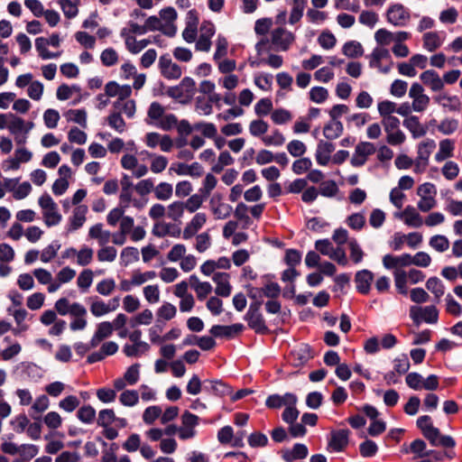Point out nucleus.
<instances>
[{"mask_svg":"<svg viewBox=\"0 0 462 462\" xmlns=\"http://www.w3.org/2000/svg\"><path fill=\"white\" fill-rule=\"evenodd\" d=\"M44 222L48 227L58 225L61 220V216L58 212L57 205L42 210Z\"/></svg>","mask_w":462,"mask_h":462,"instance_id":"obj_44","label":"nucleus"},{"mask_svg":"<svg viewBox=\"0 0 462 462\" xmlns=\"http://www.w3.org/2000/svg\"><path fill=\"white\" fill-rule=\"evenodd\" d=\"M113 334V325L109 321L97 324V329L90 339V346L97 347L103 340Z\"/></svg>","mask_w":462,"mask_h":462,"instance_id":"obj_21","label":"nucleus"},{"mask_svg":"<svg viewBox=\"0 0 462 462\" xmlns=\"http://www.w3.org/2000/svg\"><path fill=\"white\" fill-rule=\"evenodd\" d=\"M307 4L308 0H292V6L288 20V23L291 25H293L300 21V19L303 16Z\"/></svg>","mask_w":462,"mask_h":462,"instance_id":"obj_32","label":"nucleus"},{"mask_svg":"<svg viewBox=\"0 0 462 462\" xmlns=\"http://www.w3.org/2000/svg\"><path fill=\"white\" fill-rule=\"evenodd\" d=\"M119 402L123 406L134 407L139 402V393L135 390H125L119 395Z\"/></svg>","mask_w":462,"mask_h":462,"instance_id":"obj_41","label":"nucleus"},{"mask_svg":"<svg viewBox=\"0 0 462 462\" xmlns=\"http://www.w3.org/2000/svg\"><path fill=\"white\" fill-rule=\"evenodd\" d=\"M149 345L147 343H137L132 345H125L123 347V352L125 356L133 357L139 356L148 351Z\"/></svg>","mask_w":462,"mask_h":462,"instance_id":"obj_47","label":"nucleus"},{"mask_svg":"<svg viewBox=\"0 0 462 462\" xmlns=\"http://www.w3.org/2000/svg\"><path fill=\"white\" fill-rule=\"evenodd\" d=\"M181 426H180V439L187 440L196 436V427L199 424V417L189 411H184L181 415Z\"/></svg>","mask_w":462,"mask_h":462,"instance_id":"obj_12","label":"nucleus"},{"mask_svg":"<svg viewBox=\"0 0 462 462\" xmlns=\"http://www.w3.org/2000/svg\"><path fill=\"white\" fill-rule=\"evenodd\" d=\"M344 131L340 121L329 120L323 127V135L327 140L337 139Z\"/></svg>","mask_w":462,"mask_h":462,"instance_id":"obj_30","label":"nucleus"},{"mask_svg":"<svg viewBox=\"0 0 462 462\" xmlns=\"http://www.w3.org/2000/svg\"><path fill=\"white\" fill-rule=\"evenodd\" d=\"M60 114L56 109L49 108L43 113L44 125L49 129H53L57 126L60 120Z\"/></svg>","mask_w":462,"mask_h":462,"instance_id":"obj_62","label":"nucleus"},{"mask_svg":"<svg viewBox=\"0 0 462 462\" xmlns=\"http://www.w3.org/2000/svg\"><path fill=\"white\" fill-rule=\"evenodd\" d=\"M268 131V124L262 120H253L249 125V132L254 137H259Z\"/></svg>","mask_w":462,"mask_h":462,"instance_id":"obj_61","label":"nucleus"},{"mask_svg":"<svg viewBox=\"0 0 462 462\" xmlns=\"http://www.w3.org/2000/svg\"><path fill=\"white\" fill-rule=\"evenodd\" d=\"M426 288L434 294L438 301L445 293V287L442 282L437 277L430 278L426 282Z\"/></svg>","mask_w":462,"mask_h":462,"instance_id":"obj_40","label":"nucleus"},{"mask_svg":"<svg viewBox=\"0 0 462 462\" xmlns=\"http://www.w3.org/2000/svg\"><path fill=\"white\" fill-rule=\"evenodd\" d=\"M409 314L416 326H419L421 322L436 324L439 319V310L433 305L425 307L411 306Z\"/></svg>","mask_w":462,"mask_h":462,"instance_id":"obj_4","label":"nucleus"},{"mask_svg":"<svg viewBox=\"0 0 462 462\" xmlns=\"http://www.w3.org/2000/svg\"><path fill=\"white\" fill-rule=\"evenodd\" d=\"M434 100L443 108H448L449 111H457L460 107V101L457 96H448L443 93L434 97Z\"/></svg>","mask_w":462,"mask_h":462,"instance_id":"obj_33","label":"nucleus"},{"mask_svg":"<svg viewBox=\"0 0 462 462\" xmlns=\"http://www.w3.org/2000/svg\"><path fill=\"white\" fill-rule=\"evenodd\" d=\"M393 217L402 220L408 227L419 228L423 224V218L412 206H407L403 210L393 213Z\"/></svg>","mask_w":462,"mask_h":462,"instance_id":"obj_11","label":"nucleus"},{"mask_svg":"<svg viewBox=\"0 0 462 462\" xmlns=\"http://www.w3.org/2000/svg\"><path fill=\"white\" fill-rule=\"evenodd\" d=\"M393 276L397 291L401 294L406 295L408 293L407 283L409 282L407 272L402 269H397L394 271Z\"/></svg>","mask_w":462,"mask_h":462,"instance_id":"obj_37","label":"nucleus"},{"mask_svg":"<svg viewBox=\"0 0 462 462\" xmlns=\"http://www.w3.org/2000/svg\"><path fill=\"white\" fill-rule=\"evenodd\" d=\"M161 415L162 408L158 405H152L143 411L142 419L146 425H152L157 419H161Z\"/></svg>","mask_w":462,"mask_h":462,"instance_id":"obj_43","label":"nucleus"},{"mask_svg":"<svg viewBox=\"0 0 462 462\" xmlns=\"http://www.w3.org/2000/svg\"><path fill=\"white\" fill-rule=\"evenodd\" d=\"M335 150V145L328 142L320 140L317 144L315 159L319 165L327 166L331 161V153Z\"/></svg>","mask_w":462,"mask_h":462,"instance_id":"obj_17","label":"nucleus"},{"mask_svg":"<svg viewBox=\"0 0 462 462\" xmlns=\"http://www.w3.org/2000/svg\"><path fill=\"white\" fill-rule=\"evenodd\" d=\"M442 34L444 35V32H442ZM444 39H445V37L444 36L442 37L440 32H425L422 36L423 48L426 51L432 52V51H436L437 49H439L442 45Z\"/></svg>","mask_w":462,"mask_h":462,"instance_id":"obj_25","label":"nucleus"},{"mask_svg":"<svg viewBox=\"0 0 462 462\" xmlns=\"http://www.w3.org/2000/svg\"><path fill=\"white\" fill-rule=\"evenodd\" d=\"M386 18L387 22L394 26H405L410 21L411 14L403 5L394 4L387 9Z\"/></svg>","mask_w":462,"mask_h":462,"instance_id":"obj_9","label":"nucleus"},{"mask_svg":"<svg viewBox=\"0 0 462 462\" xmlns=\"http://www.w3.org/2000/svg\"><path fill=\"white\" fill-rule=\"evenodd\" d=\"M383 264L386 269H401L410 265V254H404L400 256L386 254L383 258Z\"/></svg>","mask_w":462,"mask_h":462,"instance_id":"obj_26","label":"nucleus"},{"mask_svg":"<svg viewBox=\"0 0 462 462\" xmlns=\"http://www.w3.org/2000/svg\"><path fill=\"white\" fill-rule=\"evenodd\" d=\"M77 417L81 422L90 424L96 418V410L90 405H84L79 409Z\"/></svg>","mask_w":462,"mask_h":462,"instance_id":"obj_52","label":"nucleus"},{"mask_svg":"<svg viewBox=\"0 0 462 462\" xmlns=\"http://www.w3.org/2000/svg\"><path fill=\"white\" fill-rule=\"evenodd\" d=\"M158 68L161 75L169 80L179 79L182 75V69L174 63L170 54H162L159 58Z\"/></svg>","mask_w":462,"mask_h":462,"instance_id":"obj_5","label":"nucleus"},{"mask_svg":"<svg viewBox=\"0 0 462 462\" xmlns=\"http://www.w3.org/2000/svg\"><path fill=\"white\" fill-rule=\"evenodd\" d=\"M156 276L157 275L154 271H147L144 273L134 271L131 276L132 283H134V286H140L148 281L153 280Z\"/></svg>","mask_w":462,"mask_h":462,"instance_id":"obj_55","label":"nucleus"},{"mask_svg":"<svg viewBox=\"0 0 462 462\" xmlns=\"http://www.w3.org/2000/svg\"><path fill=\"white\" fill-rule=\"evenodd\" d=\"M315 248L321 254L328 256L330 259L338 262L339 263H346V254L340 247L334 248L332 243L327 239L318 240L315 243Z\"/></svg>","mask_w":462,"mask_h":462,"instance_id":"obj_14","label":"nucleus"},{"mask_svg":"<svg viewBox=\"0 0 462 462\" xmlns=\"http://www.w3.org/2000/svg\"><path fill=\"white\" fill-rule=\"evenodd\" d=\"M375 151V145L370 142L358 143L350 161L351 165L354 167L363 166L366 162L367 158L374 154Z\"/></svg>","mask_w":462,"mask_h":462,"instance_id":"obj_10","label":"nucleus"},{"mask_svg":"<svg viewBox=\"0 0 462 462\" xmlns=\"http://www.w3.org/2000/svg\"><path fill=\"white\" fill-rule=\"evenodd\" d=\"M436 148V143L432 139H426L418 145L417 157L422 162H429L431 152Z\"/></svg>","mask_w":462,"mask_h":462,"instance_id":"obj_34","label":"nucleus"},{"mask_svg":"<svg viewBox=\"0 0 462 462\" xmlns=\"http://www.w3.org/2000/svg\"><path fill=\"white\" fill-rule=\"evenodd\" d=\"M287 150L291 156L300 157L306 152L307 147L303 142L292 140L287 144Z\"/></svg>","mask_w":462,"mask_h":462,"instance_id":"obj_64","label":"nucleus"},{"mask_svg":"<svg viewBox=\"0 0 462 462\" xmlns=\"http://www.w3.org/2000/svg\"><path fill=\"white\" fill-rule=\"evenodd\" d=\"M227 40L224 36L218 35L216 42V51L213 55V60L217 61L218 60L226 57L227 54Z\"/></svg>","mask_w":462,"mask_h":462,"instance_id":"obj_57","label":"nucleus"},{"mask_svg":"<svg viewBox=\"0 0 462 462\" xmlns=\"http://www.w3.org/2000/svg\"><path fill=\"white\" fill-rule=\"evenodd\" d=\"M403 126L411 133L413 139L423 137L427 132L428 127L420 122L416 116H410L402 122Z\"/></svg>","mask_w":462,"mask_h":462,"instance_id":"obj_18","label":"nucleus"},{"mask_svg":"<svg viewBox=\"0 0 462 462\" xmlns=\"http://www.w3.org/2000/svg\"><path fill=\"white\" fill-rule=\"evenodd\" d=\"M205 390L218 396H225L231 393V388L219 380L205 381Z\"/></svg>","mask_w":462,"mask_h":462,"instance_id":"obj_31","label":"nucleus"},{"mask_svg":"<svg viewBox=\"0 0 462 462\" xmlns=\"http://www.w3.org/2000/svg\"><path fill=\"white\" fill-rule=\"evenodd\" d=\"M373 280L374 274L372 272L368 270L357 272L355 276L356 290L362 294H367L370 291Z\"/></svg>","mask_w":462,"mask_h":462,"instance_id":"obj_22","label":"nucleus"},{"mask_svg":"<svg viewBox=\"0 0 462 462\" xmlns=\"http://www.w3.org/2000/svg\"><path fill=\"white\" fill-rule=\"evenodd\" d=\"M256 87L262 90H269L273 84V76L268 73H258L254 77Z\"/></svg>","mask_w":462,"mask_h":462,"instance_id":"obj_59","label":"nucleus"},{"mask_svg":"<svg viewBox=\"0 0 462 462\" xmlns=\"http://www.w3.org/2000/svg\"><path fill=\"white\" fill-rule=\"evenodd\" d=\"M152 43L151 39L137 41L135 37L126 39V50L132 54H137Z\"/></svg>","mask_w":462,"mask_h":462,"instance_id":"obj_39","label":"nucleus"},{"mask_svg":"<svg viewBox=\"0 0 462 462\" xmlns=\"http://www.w3.org/2000/svg\"><path fill=\"white\" fill-rule=\"evenodd\" d=\"M417 426L421 430L423 436L434 447L454 448L456 442L450 436H444L440 434L439 429L432 425L431 419L428 415H423L418 418Z\"/></svg>","mask_w":462,"mask_h":462,"instance_id":"obj_2","label":"nucleus"},{"mask_svg":"<svg viewBox=\"0 0 462 462\" xmlns=\"http://www.w3.org/2000/svg\"><path fill=\"white\" fill-rule=\"evenodd\" d=\"M178 118L173 114H166L163 115V116L161 118L160 121L153 123V125L163 130V131H170L177 125Z\"/></svg>","mask_w":462,"mask_h":462,"instance_id":"obj_54","label":"nucleus"},{"mask_svg":"<svg viewBox=\"0 0 462 462\" xmlns=\"http://www.w3.org/2000/svg\"><path fill=\"white\" fill-rule=\"evenodd\" d=\"M295 38L294 33L283 26H278L271 31L270 39L263 38L255 44V50L258 55L271 50L287 51L295 42Z\"/></svg>","mask_w":462,"mask_h":462,"instance_id":"obj_1","label":"nucleus"},{"mask_svg":"<svg viewBox=\"0 0 462 462\" xmlns=\"http://www.w3.org/2000/svg\"><path fill=\"white\" fill-rule=\"evenodd\" d=\"M297 396L293 393H287L284 395L273 394L270 395L265 402V404L268 408L277 409L282 406L296 404L297 403Z\"/></svg>","mask_w":462,"mask_h":462,"instance_id":"obj_19","label":"nucleus"},{"mask_svg":"<svg viewBox=\"0 0 462 462\" xmlns=\"http://www.w3.org/2000/svg\"><path fill=\"white\" fill-rule=\"evenodd\" d=\"M342 52L348 58L356 59L363 55L364 49L359 42L349 41L343 45Z\"/></svg>","mask_w":462,"mask_h":462,"instance_id":"obj_36","label":"nucleus"},{"mask_svg":"<svg viewBox=\"0 0 462 462\" xmlns=\"http://www.w3.org/2000/svg\"><path fill=\"white\" fill-rule=\"evenodd\" d=\"M184 209L183 202L174 201L168 206L166 214L169 218L176 221L182 217Z\"/></svg>","mask_w":462,"mask_h":462,"instance_id":"obj_63","label":"nucleus"},{"mask_svg":"<svg viewBox=\"0 0 462 462\" xmlns=\"http://www.w3.org/2000/svg\"><path fill=\"white\" fill-rule=\"evenodd\" d=\"M50 405V401L46 395L38 396L30 409V414L35 418V414H40L45 411Z\"/></svg>","mask_w":462,"mask_h":462,"instance_id":"obj_50","label":"nucleus"},{"mask_svg":"<svg viewBox=\"0 0 462 462\" xmlns=\"http://www.w3.org/2000/svg\"><path fill=\"white\" fill-rule=\"evenodd\" d=\"M262 141L266 146H282L285 143V137L275 129L271 134L263 136Z\"/></svg>","mask_w":462,"mask_h":462,"instance_id":"obj_56","label":"nucleus"},{"mask_svg":"<svg viewBox=\"0 0 462 462\" xmlns=\"http://www.w3.org/2000/svg\"><path fill=\"white\" fill-rule=\"evenodd\" d=\"M88 213V207L85 205L77 206L73 209L72 216L69 218V228L77 230L82 227L86 221V215Z\"/></svg>","mask_w":462,"mask_h":462,"instance_id":"obj_29","label":"nucleus"},{"mask_svg":"<svg viewBox=\"0 0 462 462\" xmlns=\"http://www.w3.org/2000/svg\"><path fill=\"white\" fill-rule=\"evenodd\" d=\"M260 301L252 303L245 318L248 322V326L252 329H254L256 333L263 334L267 332L268 328L265 325L263 317L260 312Z\"/></svg>","mask_w":462,"mask_h":462,"instance_id":"obj_7","label":"nucleus"},{"mask_svg":"<svg viewBox=\"0 0 462 462\" xmlns=\"http://www.w3.org/2000/svg\"><path fill=\"white\" fill-rule=\"evenodd\" d=\"M196 92V83L190 77H185L181 79L180 84L170 87L167 90V95L180 102H185L192 98Z\"/></svg>","mask_w":462,"mask_h":462,"instance_id":"obj_3","label":"nucleus"},{"mask_svg":"<svg viewBox=\"0 0 462 462\" xmlns=\"http://www.w3.org/2000/svg\"><path fill=\"white\" fill-rule=\"evenodd\" d=\"M310 98L317 104L324 103L328 97V91L323 87H313L310 90Z\"/></svg>","mask_w":462,"mask_h":462,"instance_id":"obj_58","label":"nucleus"},{"mask_svg":"<svg viewBox=\"0 0 462 462\" xmlns=\"http://www.w3.org/2000/svg\"><path fill=\"white\" fill-rule=\"evenodd\" d=\"M454 148L455 145L453 141H451L450 139L442 140L439 143V152L435 154V160L438 162H440L448 158L452 157Z\"/></svg>","mask_w":462,"mask_h":462,"instance_id":"obj_35","label":"nucleus"},{"mask_svg":"<svg viewBox=\"0 0 462 462\" xmlns=\"http://www.w3.org/2000/svg\"><path fill=\"white\" fill-rule=\"evenodd\" d=\"M350 431L346 429L332 430L328 444V449L340 452L345 449L348 444Z\"/></svg>","mask_w":462,"mask_h":462,"instance_id":"obj_16","label":"nucleus"},{"mask_svg":"<svg viewBox=\"0 0 462 462\" xmlns=\"http://www.w3.org/2000/svg\"><path fill=\"white\" fill-rule=\"evenodd\" d=\"M177 315V308L171 302L164 301L156 310L157 323L171 320Z\"/></svg>","mask_w":462,"mask_h":462,"instance_id":"obj_28","label":"nucleus"},{"mask_svg":"<svg viewBox=\"0 0 462 462\" xmlns=\"http://www.w3.org/2000/svg\"><path fill=\"white\" fill-rule=\"evenodd\" d=\"M9 118L7 129L11 134L14 135L24 133L23 127L25 126V121L22 117L9 113Z\"/></svg>","mask_w":462,"mask_h":462,"instance_id":"obj_45","label":"nucleus"},{"mask_svg":"<svg viewBox=\"0 0 462 462\" xmlns=\"http://www.w3.org/2000/svg\"><path fill=\"white\" fill-rule=\"evenodd\" d=\"M119 307V298H114L107 303L97 297L90 299L89 310L93 316L102 317L106 315Z\"/></svg>","mask_w":462,"mask_h":462,"instance_id":"obj_13","label":"nucleus"},{"mask_svg":"<svg viewBox=\"0 0 462 462\" xmlns=\"http://www.w3.org/2000/svg\"><path fill=\"white\" fill-rule=\"evenodd\" d=\"M309 454L306 445L301 443L295 444L291 448H286L282 451V457L286 462H293L294 460L303 459Z\"/></svg>","mask_w":462,"mask_h":462,"instance_id":"obj_23","label":"nucleus"},{"mask_svg":"<svg viewBox=\"0 0 462 462\" xmlns=\"http://www.w3.org/2000/svg\"><path fill=\"white\" fill-rule=\"evenodd\" d=\"M9 314H11L16 323V328L13 329L14 335L21 332L26 331L29 328V325L25 323V319L28 317V311L25 309L18 308L15 310L8 309Z\"/></svg>","mask_w":462,"mask_h":462,"instance_id":"obj_27","label":"nucleus"},{"mask_svg":"<svg viewBox=\"0 0 462 462\" xmlns=\"http://www.w3.org/2000/svg\"><path fill=\"white\" fill-rule=\"evenodd\" d=\"M409 97L412 100L413 111L418 113L425 111L430 101L429 96L424 93L423 87L418 82L411 84L409 90Z\"/></svg>","mask_w":462,"mask_h":462,"instance_id":"obj_8","label":"nucleus"},{"mask_svg":"<svg viewBox=\"0 0 462 462\" xmlns=\"http://www.w3.org/2000/svg\"><path fill=\"white\" fill-rule=\"evenodd\" d=\"M421 242L422 236L420 233H408L407 235L395 236L391 242V247L395 251H399L406 244L411 248H416Z\"/></svg>","mask_w":462,"mask_h":462,"instance_id":"obj_15","label":"nucleus"},{"mask_svg":"<svg viewBox=\"0 0 462 462\" xmlns=\"http://www.w3.org/2000/svg\"><path fill=\"white\" fill-rule=\"evenodd\" d=\"M173 187L168 182H160L154 187V196L159 200H169L172 197Z\"/></svg>","mask_w":462,"mask_h":462,"instance_id":"obj_42","label":"nucleus"},{"mask_svg":"<svg viewBox=\"0 0 462 462\" xmlns=\"http://www.w3.org/2000/svg\"><path fill=\"white\" fill-rule=\"evenodd\" d=\"M410 450L416 457H426L434 453V450L427 449V445L424 440L419 439L411 443Z\"/></svg>","mask_w":462,"mask_h":462,"instance_id":"obj_38","label":"nucleus"},{"mask_svg":"<svg viewBox=\"0 0 462 462\" xmlns=\"http://www.w3.org/2000/svg\"><path fill=\"white\" fill-rule=\"evenodd\" d=\"M118 53L114 48H106L100 54V60L106 67H112L118 62Z\"/></svg>","mask_w":462,"mask_h":462,"instance_id":"obj_51","label":"nucleus"},{"mask_svg":"<svg viewBox=\"0 0 462 462\" xmlns=\"http://www.w3.org/2000/svg\"><path fill=\"white\" fill-rule=\"evenodd\" d=\"M423 84L429 86L432 91H439L444 88V82L439 75L433 69H428L420 76Z\"/></svg>","mask_w":462,"mask_h":462,"instance_id":"obj_24","label":"nucleus"},{"mask_svg":"<svg viewBox=\"0 0 462 462\" xmlns=\"http://www.w3.org/2000/svg\"><path fill=\"white\" fill-rule=\"evenodd\" d=\"M107 124L119 134H122L125 130V122L121 114L117 111L112 112L107 116Z\"/></svg>","mask_w":462,"mask_h":462,"instance_id":"obj_48","label":"nucleus"},{"mask_svg":"<svg viewBox=\"0 0 462 462\" xmlns=\"http://www.w3.org/2000/svg\"><path fill=\"white\" fill-rule=\"evenodd\" d=\"M216 33V28L210 21H203L199 27V38L196 42V50L199 51L208 52L211 49V38Z\"/></svg>","mask_w":462,"mask_h":462,"instance_id":"obj_6","label":"nucleus"},{"mask_svg":"<svg viewBox=\"0 0 462 462\" xmlns=\"http://www.w3.org/2000/svg\"><path fill=\"white\" fill-rule=\"evenodd\" d=\"M145 300L151 303L155 304L160 300V288L158 285H147L143 290Z\"/></svg>","mask_w":462,"mask_h":462,"instance_id":"obj_60","label":"nucleus"},{"mask_svg":"<svg viewBox=\"0 0 462 462\" xmlns=\"http://www.w3.org/2000/svg\"><path fill=\"white\" fill-rule=\"evenodd\" d=\"M229 274L226 273H217L213 275V281L217 284L215 292L220 297H228L231 294L232 287L229 282Z\"/></svg>","mask_w":462,"mask_h":462,"instance_id":"obj_20","label":"nucleus"},{"mask_svg":"<svg viewBox=\"0 0 462 462\" xmlns=\"http://www.w3.org/2000/svg\"><path fill=\"white\" fill-rule=\"evenodd\" d=\"M207 198L199 191L190 196L184 203V208L189 213L197 211Z\"/></svg>","mask_w":462,"mask_h":462,"instance_id":"obj_49","label":"nucleus"},{"mask_svg":"<svg viewBox=\"0 0 462 462\" xmlns=\"http://www.w3.org/2000/svg\"><path fill=\"white\" fill-rule=\"evenodd\" d=\"M114 106L117 112L124 113L128 118H132L135 114V102L133 99L116 101Z\"/></svg>","mask_w":462,"mask_h":462,"instance_id":"obj_46","label":"nucleus"},{"mask_svg":"<svg viewBox=\"0 0 462 462\" xmlns=\"http://www.w3.org/2000/svg\"><path fill=\"white\" fill-rule=\"evenodd\" d=\"M116 420V413L112 409H104L99 411L97 416V424L102 428L110 426Z\"/></svg>","mask_w":462,"mask_h":462,"instance_id":"obj_53","label":"nucleus"}]
</instances>
